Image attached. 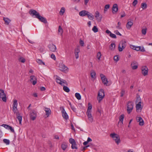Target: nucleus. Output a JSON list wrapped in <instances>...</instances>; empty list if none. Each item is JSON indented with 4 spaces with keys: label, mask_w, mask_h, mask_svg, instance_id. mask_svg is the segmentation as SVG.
<instances>
[{
    "label": "nucleus",
    "mask_w": 152,
    "mask_h": 152,
    "mask_svg": "<svg viewBox=\"0 0 152 152\" xmlns=\"http://www.w3.org/2000/svg\"><path fill=\"white\" fill-rule=\"evenodd\" d=\"M29 13L31 15H35V17L39 19L41 22L45 23H47V21L46 19L40 16L39 13L36 10L33 9H31L29 11Z\"/></svg>",
    "instance_id": "obj_1"
},
{
    "label": "nucleus",
    "mask_w": 152,
    "mask_h": 152,
    "mask_svg": "<svg viewBox=\"0 0 152 152\" xmlns=\"http://www.w3.org/2000/svg\"><path fill=\"white\" fill-rule=\"evenodd\" d=\"M92 105L90 103H88V108L86 113L88 117V119L91 122H92L93 120V119L91 114V109H92Z\"/></svg>",
    "instance_id": "obj_2"
},
{
    "label": "nucleus",
    "mask_w": 152,
    "mask_h": 152,
    "mask_svg": "<svg viewBox=\"0 0 152 152\" xmlns=\"http://www.w3.org/2000/svg\"><path fill=\"white\" fill-rule=\"evenodd\" d=\"M104 96V90L102 89H101L98 92V96L97 99L99 101V102H100Z\"/></svg>",
    "instance_id": "obj_3"
},
{
    "label": "nucleus",
    "mask_w": 152,
    "mask_h": 152,
    "mask_svg": "<svg viewBox=\"0 0 152 152\" xmlns=\"http://www.w3.org/2000/svg\"><path fill=\"white\" fill-rule=\"evenodd\" d=\"M110 136L112 137L113 139L114 140L115 142L118 145L121 142L120 137L119 136L116 134L114 133L111 134Z\"/></svg>",
    "instance_id": "obj_4"
},
{
    "label": "nucleus",
    "mask_w": 152,
    "mask_h": 152,
    "mask_svg": "<svg viewBox=\"0 0 152 152\" xmlns=\"http://www.w3.org/2000/svg\"><path fill=\"white\" fill-rule=\"evenodd\" d=\"M17 100L16 99H14L13 101V103L12 105L13 111L14 113H15L16 115L19 114L17 108Z\"/></svg>",
    "instance_id": "obj_5"
},
{
    "label": "nucleus",
    "mask_w": 152,
    "mask_h": 152,
    "mask_svg": "<svg viewBox=\"0 0 152 152\" xmlns=\"http://www.w3.org/2000/svg\"><path fill=\"white\" fill-rule=\"evenodd\" d=\"M56 76L57 77L56 78V81L57 83L60 84L62 86H63V83L65 84L66 86L68 85L67 83L65 80L61 79L57 75H56Z\"/></svg>",
    "instance_id": "obj_6"
},
{
    "label": "nucleus",
    "mask_w": 152,
    "mask_h": 152,
    "mask_svg": "<svg viewBox=\"0 0 152 152\" xmlns=\"http://www.w3.org/2000/svg\"><path fill=\"white\" fill-rule=\"evenodd\" d=\"M126 46V42L125 41H122L119 45L118 49L120 52L122 51Z\"/></svg>",
    "instance_id": "obj_7"
},
{
    "label": "nucleus",
    "mask_w": 152,
    "mask_h": 152,
    "mask_svg": "<svg viewBox=\"0 0 152 152\" xmlns=\"http://www.w3.org/2000/svg\"><path fill=\"white\" fill-rule=\"evenodd\" d=\"M0 98L1 99L2 101L5 102L7 101V98L6 94L4 91L2 89H0Z\"/></svg>",
    "instance_id": "obj_8"
},
{
    "label": "nucleus",
    "mask_w": 152,
    "mask_h": 152,
    "mask_svg": "<svg viewBox=\"0 0 152 152\" xmlns=\"http://www.w3.org/2000/svg\"><path fill=\"white\" fill-rule=\"evenodd\" d=\"M127 110L128 114H129L132 111L133 107V103L132 102L129 101L127 105Z\"/></svg>",
    "instance_id": "obj_9"
},
{
    "label": "nucleus",
    "mask_w": 152,
    "mask_h": 152,
    "mask_svg": "<svg viewBox=\"0 0 152 152\" xmlns=\"http://www.w3.org/2000/svg\"><path fill=\"white\" fill-rule=\"evenodd\" d=\"M1 126L4 127L5 129L8 130H10V131L12 133H15V132L13 128L12 127V126H10L7 124H3L1 125Z\"/></svg>",
    "instance_id": "obj_10"
},
{
    "label": "nucleus",
    "mask_w": 152,
    "mask_h": 152,
    "mask_svg": "<svg viewBox=\"0 0 152 152\" xmlns=\"http://www.w3.org/2000/svg\"><path fill=\"white\" fill-rule=\"evenodd\" d=\"M37 117V113L34 110H32L30 114V117L31 119L33 120H34Z\"/></svg>",
    "instance_id": "obj_11"
},
{
    "label": "nucleus",
    "mask_w": 152,
    "mask_h": 152,
    "mask_svg": "<svg viewBox=\"0 0 152 152\" xmlns=\"http://www.w3.org/2000/svg\"><path fill=\"white\" fill-rule=\"evenodd\" d=\"M95 17L98 22H100L101 21L102 18V15L99 14V13L98 11L96 12Z\"/></svg>",
    "instance_id": "obj_12"
},
{
    "label": "nucleus",
    "mask_w": 152,
    "mask_h": 152,
    "mask_svg": "<svg viewBox=\"0 0 152 152\" xmlns=\"http://www.w3.org/2000/svg\"><path fill=\"white\" fill-rule=\"evenodd\" d=\"M49 50L52 52H55L57 49L56 46L53 44H50L48 46Z\"/></svg>",
    "instance_id": "obj_13"
},
{
    "label": "nucleus",
    "mask_w": 152,
    "mask_h": 152,
    "mask_svg": "<svg viewBox=\"0 0 152 152\" xmlns=\"http://www.w3.org/2000/svg\"><path fill=\"white\" fill-rule=\"evenodd\" d=\"M59 67L60 70L62 72H65L66 71H68V68L64 64H60L59 66Z\"/></svg>",
    "instance_id": "obj_14"
},
{
    "label": "nucleus",
    "mask_w": 152,
    "mask_h": 152,
    "mask_svg": "<svg viewBox=\"0 0 152 152\" xmlns=\"http://www.w3.org/2000/svg\"><path fill=\"white\" fill-rule=\"evenodd\" d=\"M100 76L101 77V80H102L103 83L104 85H107L108 83L106 77L105 76L102 74H101L100 75Z\"/></svg>",
    "instance_id": "obj_15"
},
{
    "label": "nucleus",
    "mask_w": 152,
    "mask_h": 152,
    "mask_svg": "<svg viewBox=\"0 0 152 152\" xmlns=\"http://www.w3.org/2000/svg\"><path fill=\"white\" fill-rule=\"evenodd\" d=\"M30 78L31 82L34 85H35L37 82L36 77L34 75H31L30 76Z\"/></svg>",
    "instance_id": "obj_16"
},
{
    "label": "nucleus",
    "mask_w": 152,
    "mask_h": 152,
    "mask_svg": "<svg viewBox=\"0 0 152 152\" xmlns=\"http://www.w3.org/2000/svg\"><path fill=\"white\" fill-rule=\"evenodd\" d=\"M136 120L137 121L139 122V125L140 126H142L144 125V121L141 117L137 116L136 117Z\"/></svg>",
    "instance_id": "obj_17"
},
{
    "label": "nucleus",
    "mask_w": 152,
    "mask_h": 152,
    "mask_svg": "<svg viewBox=\"0 0 152 152\" xmlns=\"http://www.w3.org/2000/svg\"><path fill=\"white\" fill-rule=\"evenodd\" d=\"M148 68L146 66H142V73L145 76L148 74Z\"/></svg>",
    "instance_id": "obj_18"
},
{
    "label": "nucleus",
    "mask_w": 152,
    "mask_h": 152,
    "mask_svg": "<svg viewBox=\"0 0 152 152\" xmlns=\"http://www.w3.org/2000/svg\"><path fill=\"white\" fill-rule=\"evenodd\" d=\"M138 63L135 61H133L131 64V66L133 69H135L138 67Z\"/></svg>",
    "instance_id": "obj_19"
},
{
    "label": "nucleus",
    "mask_w": 152,
    "mask_h": 152,
    "mask_svg": "<svg viewBox=\"0 0 152 152\" xmlns=\"http://www.w3.org/2000/svg\"><path fill=\"white\" fill-rule=\"evenodd\" d=\"M118 5L117 4H114L112 8V11L113 13H116L118 10Z\"/></svg>",
    "instance_id": "obj_20"
},
{
    "label": "nucleus",
    "mask_w": 152,
    "mask_h": 152,
    "mask_svg": "<svg viewBox=\"0 0 152 152\" xmlns=\"http://www.w3.org/2000/svg\"><path fill=\"white\" fill-rule=\"evenodd\" d=\"M88 13V12L86 10H83L79 12V15L82 17L86 16Z\"/></svg>",
    "instance_id": "obj_21"
},
{
    "label": "nucleus",
    "mask_w": 152,
    "mask_h": 152,
    "mask_svg": "<svg viewBox=\"0 0 152 152\" xmlns=\"http://www.w3.org/2000/svg\"><path fill=\"white\" fill-rule=\"evenodd\" d=\"M62 116L66 120H67L68 118V116L66 112L64 109H63L62 111Z\"/></svg>",
    "instance_id": "obj_22"
},
{
    "label": "nucleus",
    "mask_w": 152,
    "mask_h": 152,
    "mask_svg": "<svg viewBox=\"0 0 152 152\" xmlns=\"http://www.w3.org/2000/svg\"><path fill=\"white\" fill-rule=\"evenodd\" d=\"M124 118V115L122 114L119 117V121L118 122V124H120L121 126H122L123 124V121Z\"/></svg>",
    "instance_id": "obj_23"
},
{
    "label": "nucleus",
    "mask_w": 152,
    "mask_h": 152,
    "mask_svg": "<svg viewBox=\"0 0 152 152\" xmlns=\"http://www.w3.org/2000/svg\"><path fill=\"white\" fill-rule=\"evenodd\" d=\"M141 102H140L137 104L136 105V111L138 112L140 110V112L141 111L142 108L141 107Z\"/></svg>",
    "instance_id": "obj_24"
},
{
    "label": "nucleus",
    "mask_w": 152,
    "mask_h": 152,
    "mask_svg": "<svg viewBox=\"0 0 152 152\" xmlns=\"http://www.w3.org/2000/svg\"><path fill=\"white\" fill-rule=\"evenodd\" d=\"M80 52V49L78 48H76L75 50V54L76 59H77L79 58L78 53Z\"/></svg>",
    "instance_id": "obj_25"
},
{
    "label": "nucleus",
    "mask_w": 152,
    "mask_h": 152,
    "mask_svg": "<svg viewBox=\"0 0 152 152\" xmlns=\"http://www.w3.org/2000/svg\"><path fill=\"white\" fill-rule=\"evenodd\" d=\"M45 111L46 112V115L47 116V117H48L49 115L51 114V111L50 109L49 108H45Z\"/></svg>",
    "instance_id": "obj_26"
},
{
    "label": "nucleus",
    "mask_w": 152,
    "mask_h": 152,
    "mask_svg": "<svg viewBox=\"0 0 152 152\" xmlns=\"http://www.w3.org/2000/svg\"><path fill=\"white\" fill-rule=\"evenodd\" d=\"M133 22L131 21H128L126 25L127 28L130 29L133 25Z\"/></svg>",
    "instance_id": "obj_27"
},
{
    "label": "nucleus",
    "mask_w": 152,
    "mask_h": 152,
    "mask_svg": "<svg viewBox=\"0 0 152 152\" xmlns=\"http://www.w3.org/2000/svg\"><path fill=\"white\" fill-rule=\"evenodd\" d=\"M88 18L91 20H93L94 18V16L91 13L88 12L87 15Z\"/></svg>",
    "instance_id": "obj_28"
},
{
    "label": "nucleus",
    "mask_w": 152,
    "mask_h": 152,
    "mask_svg": "<svg viewBox=\"0 0 152 152\" xmlns=\"http://www.w3.org/2000/svg\"><path fill=\"white\" fill-rule=\"evenodd\" d=\"M3 20L5 21V24L8 25L11 21V20L9 18H4Z\"/></svg>",
    "instance_id": "obj_29"
},
{
    "label": "nucleus",
    "mask_w": 152,
    "mask_h": 152,
    "mask_svg": "<svg viewBox=\"0 0 152 152\" xmlns=\"http://www.w3.org/2000/svg\"><path fill=\"white\" fill-rule=\"evenodd\" d=\"M19 115V114H18V115H16L17 118L19 121V124H21L22 120V116H20Z\"/></svg>",
    "instance_id": "obj_30"
},
{
    "label": "nucleus",
    "mask_w": 152,
    "mask_h": 152,
    "mask_svg": "<svg viewBox=\"0 0 152 152\" xmlns=\"http://www.w3.org/2000/svg\"><path fill=\"white\" fill-rule=\"evenodd\" d=\"M61 146L62 149L64 151L65 150L67 146V144L65 142H63L61 144Z\"/></svg>",
    "instance_id": "obj_31"
},
{
    "label": "nucleus",
    "mask_w": 152,
    "mask_h": 152,
    "mask_svg": "<svg viewBox=\"0 0 152 152\" xmlns=\"http://www.w3.org/2000/svg\"><path fill=\"white\" fill-rule=\"evenodd\" d=\"M63 86V89L67 93L69 92L70 89L68 87L65 86Z\"/></svg>",
    "instance_id": "obj_32"
},
{
    "label": "nucleus",
    "mask_w": 152,
    "mask_h": 152,
    "mask_svg": "<svg viewBox=\"0 0 152 152\" xmlns=\"http://www.w3.org/2000/svg\"><path fill=\"white\" fill-rule=\"evenodd\" d=\"M131 47L134 50H136L137 51H139L140 48H141V47L140 46H138L135 47L133 45H132Z\"/></svg>",
    "instance_id": "obj_33"
},
{
    "label": "nucleus",
    "mask_w": 152,
    "mask_h": 152,
    "mask_svg": "<svg viewBox=\"0 0 152 152\" xmlns=\"http://www.w3.org/2000/svg\"><path fill=\"white\" fill-rule=\"evenodd\" d=\"M75 96L77 99L79 100L81 99V96L79 93H76L75 94Z\"/></svg>",
    "instance_id": "obj_34"
},
{
    "label": "nucleus",
    "mask_w": 152,
    "mask_h": 152,
    "mask_svg": "<svg viewBox=\"0 0 152 152\" xmlns=\"http://www.w3.org/2000/svg\"><path fill=\"white\" fill-rule=\"evenodd\" d=\"M91 76L92 78L94 79L96 78V73L94 71H92V72L91 73Z\"/></svg>",
    "instance_id": "obj_35"
},
{
    "label": "nucleus",
    "mask_w": 152,
    "mask_h": 152,
    "mask_svg": "<svg viewBox=\"0 0 152 152\" xmlns=\"http://www.w3.org/2000/svg\"><path fill=\"white\" fill-rule=\"evenodd\" d=\"M115 44L114 43H112L110 46V48L111 50H113L114 49L115 47Z\"/></svg>",
    "instance_id": "obj_36"
},
{
    "label": "nucleus",
    "mask_w": 152,
    "mask_h": 152,
    "mask_svg": "<svg viewBox=\"0 0 152 152\" xmlns=\"http://www.w3.org/2000/svg\"><path fill=\"white\" fill-rule=\"evenodd\" d=\"M65 11V9L64 7H62L59 12L60 14L61 15H63Z\"/></svg>",
    "instance_id": "obj_37"
},
{
    "label": "nucleus",
    "mask_w": 152,
    "mask_h": 152,
    "mask_svg": "<svg viewBox=\"0 0 152 152\" xmlns=\"http://www.w3.org/2000/svg\"><path fill=\"white\" fill-rule=\"evenodd\" d=\"M36 61L39 64H43L45 65V63L41 59H37Z\"/></svg>",
    "instance_id": "obj_38"
},
{
    "label": "nucleus",
    "mask_w": 152,
    "mask_h": 152,
    "mask_svg": "<svg viewBox=\"0 0 152 152\" xmlns=\"http://www.w3.org/2000/svg\"><path fill=\"white\" fill-rule=\"evenodd\" d=\"M141 7L143 9H145L147 8V5L145 3H142L141 4Z\"/></svg>",
    "instance_id": "obj_39"
},
{
    "label": "nucleus",
    "mask_w": 152,
    "mask_h": 152,
    "mask_svg": "<svg viewBox=\"0 0 152 152\" xmlns=\"http://www.w3.org/2000/svg\"><path fill=\"white\" fill-rule=\"evenodd\" d=\"M3 141L4 143H5L7 145H8L10 144V142L9 140L4 139H3Z\"/></svg>",
    "instance_id": "obj_40"
},
{
    "label": "nucleus",
    "mask_w": 152,
    "mask_h": 152,
    "mask_svg": "<svg viewBox=\"0 0 152 152\" xmlns=\"http://www.w3.org/2000/svg\"><path fill=\"white\" fill-rule=\"evenodd\" d=\"M141 102V99L140 97V96L139 95H137V99L136 100L135 102L136 103H139V102Z\"/></svg>",
    "instance_id": "obj_41"
},
{
    "label": "nucleus",
    "mask_w": 152,
    "mask_h": 152,
    "mask_svg": "<svg viewBox=\"0 0 152 152\" xmlns=\"http://www.w3.org/2000/svg\"><path fill=\"white\" fill-rule=\"evenodd\" d=\"M93 31L95 33L97 32L98 31V29L96 26H94L92 28Z\"/></svg>",
    "instance_id": "obj_42"
},
{
    "label": "nucleus",
    "mask_w": 152,
    "mask_h": 152,
    "mask_svg": "<svg viewBox=\"0 0 152 152\" xmlns=\"http://www.w3.org/2000/svg\"><path fill=\"white\" fill-rule=\"evenodd\" d=\"M58 32L61 33V35H62L63 33V30L60 26H59L58 27Z\"/></svg>",
    "instance_id": "obj_43"
},
{
    "label": "nucleus",
    "mask_w": 152,
    "mask_h": 152,
    "mask_svg": "<svg viewBox=\"0 0 152 152\" xmlns=\"http://www.w3.org/2000/svg\"><path fill=\"white\" fill-rule=\"evenodd\" d=\"M69 143H70L71 144H74L76 143L75 140L72 138H70L69 139Z\"/></svg>",
    "instance_id": "obj_44"
},
{
    "label": "nucleus",
    "mask_w": 152,
    "mask_h": 152,
    "mask_svg": "<svg viewBox=\"0 0 152 152\" xmlns=\"http://www.w3.org/2000/svg\"><path fill=\"white\" fill-rule=\"evenodd\" d=\"M18 60L19 61L23 63H24L26 61V59L22 57L18 59Z\"/></svg>",
    "instance_id": "obj_45"
},
{
    "label": "nucleus",
    "mask_w": 152,
    "mask_h": 152,
    "mask_svg": "<svg viewBox=\"0 0 152 152\" xmlns=\"http://www.w3.org/2000/svg\"><path fill=\"white\" fill-rule=\"evenodd\" d=\"M147 28H143L142 30V33L143 34L145 35L147 32Z\"/></svg>",
    "instance_id": "obj_46"
},
{
    "label": "nucleus",
    "mask_w": 152,
    "mask_h": 152,
    "mask_svg": "<svg viewBox=\"0 0 152 152\" xmlns=\"http://www.w3.org/2000/svg\"><path fill=\"white\" fill-rule=\"evenodd\" d=\"M71 148L72 149H77V148L76 146V143L72 144Z\"/></svg>",
    "instance_id": "obj_47"
},
{
    "label": "nucleus",
    "mask_w": 152,
    "mask_h": 152,
    "mask_svg": "<svg viewBox=\"0 0 152 152\" xmlns=\"http://www.w3.org/2000/svg\"><path fill=\"white\" fill-rule=\"evenodd\" d=\"M121 23L120 22H118V25L116 26V28L119 29H121L122 28L121 27Z\"/></svg>",
    "instance_id": "obj_48"
},
{
    "label": "nucleus",
    "mask_w": 152,
    "mask_h": 152,
    "mask_svg": "<svg viewBox=\"0 0 152 152\" xmlns=\"http://www.w3.org/2000/svg\"><path fill=\"white\" fill-rule=\"evenodd\" d=\"M114 60L115 61H116V62L119 60V58L118 55H116L114 56Z\"/></svg>",
    "instance_id": "obj_49"
},
{
    "label": "nucleus",
    "mask_w": 152,
    "mask_h": 152,
    "mask_svg": "<svg viewBox=\"0 0 152 152\" xmlns=\"http://www.w3.org/2000/svg\"><path fill=\"white\" fill-rule=\"evenodd\" d=\"M110 36L112 38H116V36L115 34H112L111 33L110 34Z\"/></svg>",
    "instance_id": "obj_50"
},
{
    "label": "nucleus",
    "mask_w": 152,
    "mask_h": 152,
    "mask_svg": "<svg viewBox=\"0 0 152 152\" xmlns=\"http://www.w3.org/2000/svg\"><path fill=\"white\" fill-rule=\"evenodd\" d=\"M101 56V53L100 52H98L97 55V57L98 59L100 60Z\"/></svg>",
    "instance_id": "obj_51"
},
{
    "label": "nucleus",
    "mask_w": 152,
    "mask_h": 152,
    "mask_svg": "<svg viewBox=\"0 0 152 152\" xmlns=\"http://www.w3.org/2000/svg\"><path fill=\"white\" fill-rule=\"evenodd\" d=\"M125 91L124 90H122L121 92V96L123 97L125 94Z\"/></svg>",
    "instance_id": "obj_52"
},
{
    "label": "nucleus",
    "mask_w": 152,
    "mask_h": 152,
    "mask_svg": "<svg viewBox=\"0 0 152 152\" xmlns=\"http://www.w3.org/2000/svg\"><path fill=\"white\" fill-rule=\"evenodd\" d=\"M137 3V0H134L132 3V5L133 6H135Z\"/></svg>",
    "instance_id": "obj_53"
},
{
    "label": "nucleus",
    "mask_w": 152,
    "mask_h": 152,
    "mask_svg": "<svg viewBox=\"0 0 152 152\" xmlns=\"http://www.w3.org/2000/svg\"><path fill=\"white\" fill-rule=\"evenodd\" d=\"M51 58L54 59V60H55L56 59V58L55 55L53 54H52L51 55Z\"/></svg>",
    "instance_id": "obj_54"
},
{
    "label": "nucleus",
    "mask_w": 152,
    "mask_h": 152,
    "mask_svg": "<svg viewBox=\"0 0 152 152\" xmlns=\"http://www.w3.org/2000/svg\"><path fill=\"white\" fill-rule=\"evenodd\" d=\"M114 32L117 35L121 36V34L118 30H116L114 31Z\"/></svg>",
    "instance_id": "obj_55"
},
{
    "label": "nucleus",
    "mask_w": 152,
    "mask_h": 152,
    "mask_svg": "<svg viewBox=\"0 0 152 152\" xmlns=\"http://www.w3.org/2000/svg\"><path fill=\"white\" fill-rule=\"evenodd\" d=\"M80 44L81 46H83L84 44L83 41L82 40H80Z\"/></svg>",
    "instance_id": "obj_56"
},
{
    "label": "nucleus",
    "mask_w": 152,
    "mask_h": 152,
    "mask_svg": "<svg viewBox=\"0 0 152 152\" xmlns=\"http://www.w3.org/2000/svg\"><path fill=\"white\" fill-rule=\"evenodd\" d=\"M139 50L142 52H144L145 51V49L143 47H141V48H140Z\"/></svg>",
    "instance_id": "obj_57"
},
{
    "label": "nucleus",
    "mask_w": 152,
    "mask_h": 152,
    "mask_svg": "<svg viewBox=\"0 0 152 152\" xmlns=\"http://www.w3.org/2000/svg\"><path fill=\"white\" fill-rule=\"evenodd\" d=\"M89 146V145H88L87 146L84 147L83 148H82L81 150L83 151H84L86 149V148L87 147H88Z\"/></svg>",
    "instance_id": "obj_58"
},
{
    "label": "nucleus",
    "mask_w": 152,
    "mask_h": 152,
    "mask_svg": "<svg viewBox=\"0 0 152 152\" xmlns=\"http://www.w3.org/2000/svg\"><path fill=\"white\" fill-rule=\"evenodd\" d=\"M71 108L73 110V111L75 112H76V109L74 106H73L72 107H71Z\"/></svg>",
    "instance_id": "obj_59"
},
{
    "label": "nucleus",
    "mask_w": 152,
    "mask_h": 152,
    "mask_svg": "<svg viewBox=\"0 0 152 152\" xmlns=\"http://www.w3.org/2000/svg\"><path fill=\"white\" fill-rule=\"evenodd\" d=\"M110 7V5L109 4H107L104 7V8L106 9H108Z\"/></svg>",
    "instance_id": "obj_60"
},
{
    "label": "nucleus",
    "mask_w": 152,
    "mask_h": 152,
    "mask_svg": "<svg viewBox=\"0 0 152 152\" xmlns=\"http://www.w3.org/2000/svg\"><path fill=\"white\" fill-rule=\"evenodd\" d=\"M45 88L44 87H41L40 90L41 91H44L45 90Z\"/></svg>",
    "instance_id": "obj_61"
},
{
    "label": "nucleus",
    "mask_w": 152,
    "mask_h": 152,
    "mask_svg": "<svg viewBox=\"0 0 152 152\" xmlns=\"http://www.w3.org/2000/svg\"><path fill=\"white\" fill-rule=\"evenodd\" d=\"M92 139L89 137H88L87 139V141L88 142H90L92 141Z\"/></svg>",
    "instance_id": "obj_62"
},
{
    "label": "nucleus",
    "mask_w": 152,
    "mask_h": 152,
    "mask_svg": "<svg viewBox=\"0 0 152 152\" xmlns=\"http://www.w3.org/2000/svg\"><path fill=\"white\" fill-rule=\"evenodd\" d=\"M89 0H84V4L85 5H86L88 2Z\"/></svg>",
    "instance_id": "obj_63"
},
{
    "label": "nucleus",
    "mask_w": 152,
    "mask_h": 152,
    "mask_svg": "<svg viewBox=\"0 0 152 152\" xmlns=\"http://www.w3.org/2000/svg\"><path fill=\"white\" fill-rule=\"evenodd\" d=\"M106 32L107 33V34H110V33H111V32L109 31V30H107L106 31Z\"/></svg>",
    "instance_id": "obj_64"
}]
</instances>
